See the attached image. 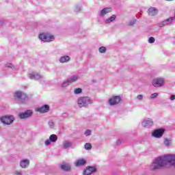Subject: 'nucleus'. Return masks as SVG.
Listing matches in <instances>:
<instances>
[{"label": "nucleus", "mask_w": 175, "mask_h": 175, "mask_svg": "<svg viewBox=\"0 0 175 175\" xmlns=\"http://www.w3.org/2000/svg\"><path fill=\"white\" fill-rule=\"evenodd\" d=\"M79 107H85L88 105L91 104V99L88 97H81L78 99L77 102Z\"/></svg>", "instance_id": "nucleus-3"}, {"label": "nucleus", "mask_w": 175, "mask_h": 175, "mask_svg": "<svg viewBox=\"0 0 175 175\" xmlns=\"http://www.w3.org/2000/svg\"><path fill=\"white\" fill-rule=\"evenodd\" d=\"M166 1H173V0H166Z\"/></svg>", "instance_id": "nucleus-39"}, {"label": "nucleus", "mask_w": 175, "mask_h": 175, "mask_svg": "<svg viewBox=\"0 0 175 175\" xmlns=\"http://www.w3.org/2000/svg\"><path fill=\"white\" fill-rule=\"evenodd\" d=\"M99 52L101 53H106V47H105V46L100 47Z\"/></svg>", "instance_id": "nucleus-27"}, {"label": "nucleus", "mask_w": 175, "mask_h": 175, "mask_svg": "<svg viewBox=\"0 0 175 175\" xmlns=\"http://www.w3.org/2000/svg\"><path fill=\"white\" fill-rule=\"evenodd\" d=\"M70 81L68 80V81H67L63 83L62 85V86L63 88H65V87H68V85H70Z\"/></svg>", "instance_id": "nucleus-26"}, {"label": "nucleus", "mask_w": 175, "mask_h": 175, "mask_svg": "<svg viewBox=\"0 0 175 175\" xmlns=\"http://www.w3.org/2000/svg\"><path fill=\"white\" fill-rule=\"evenodd\" d=\"M96 172V168L95 167H87L84 171L83 172V175H91L92 173H95Z\"/></svg>", "instance_id": "nucleus-9"}, {"label": "nucleus", "mask_w": 175, "mask_h": 175, "mask_svg": "<svg viewBox=\"0 0 175 175\" xmlns=\"http://www.w3.org/2000/svg\"><path fill=\"white\" fill-rule=\"evenodd\" d=\"M85 150H91V148H92V145H91L90 143H86L85 144Z\"/></svg>", "instance_id": "nucleus-25"}, {"label": "nucleus", "mask_w": 175, "mask_h": 175, "mask_svg": "<svg viewBox=\"0 0 175 175\" xmlns=\"http://www.w3.org/2000/svg\"><path fill=\"white\" fill-rule=\"evenodd\" d=\"M29 165V160L25 159L21 161L20 166H21L23 169H25V167H27Z\"/></svg>", "instance_id": "nucleus-16"}, {"label": "nucleus", "mask_w": 175, "mask_h": 175, "mask_svg": "<svg viewBox=\"0 0 175 175\" xmlns=\"http://www.w3.org/2000/svg\"><path fill=\"white\" fill-rule=\"evenodd\" d=\"M51 144V141L50 139L45 141L46 146H49V144Z\"/></svg>", "instance_id": "nucleus-32"}, {"label": "nucleus", "mask_w": 175, "mask_h": 175, "mask_svg": "<svg viewBox=\"0 0 175 175\" xmlns=\"http://www.w3.org/2000/svg\"><path fill=\"white\" fill-rule=\"evenodd\" d=\"M15 174H16V175H23V172H21L20 171H16Z\"/></svg>", "instance_id": "nucleus-35"}, {"label": "nucleus", "mask_w": 175, "mask_h": 175, "mask_svg": "<svg viewBox=\"0 0 175 175\" xmlns=\"http://www.w3.org/2000/svg\"><path fill=\"white\" fill-rule=\"evenodd\" d=\"M74 92L77 94H81V92H83V90H81L80 88H77L74 90Z\"/></svg>", "instance_id": "nucleus-24"}, {"label": "nucleus", "mask_w": 175, "mask_h": 175, "mask_svg": "<svg viewBox=\"0 0 175 175\" xmlns=\"http://www.w3.org/2000/svg\"><path fill=\"white\" fill-rule=\"evenodd\" d=\"M77 79H79V77L75 75L70 80H68V81H70V83H74V81H77Z\"/></svg>", "instance_id": "nucleus-23"}, {"label": "nucleus", "mask_w": 175, "mask_h": 175, "mask_svg": "<svg viewBox=\"0 0 175 175\" xmlns=\"http://www.w3.org/2000/svg\"><path fill=\"white\" fill-rule=\"evenodd\" d=\"M1 122L6 125H10L14 121V117L13 116H6L0 118Z\"/></svg>", "instance_id": "nucleus-4"}, {"label": "nucleus", "mask_w": 175, "mask_h": 175, "mask_svg": "<svg viewBox=\"0 0 175 175\" xmlns=\"http://www.w3.org/2000/svg\"><path fill=\"white\" fill-rule=\"evenodd\" d=\"M111 8H105L103 9L100 12V16H105V14H107V13H111Z\"/></svg>", "instance_id": "nucleus-15"}, {"label": "nucleus", "mask_w": 175, "mask_h": 175, "mask_svg": "<svg viewBox=\"0 0 175 175\" xmlns=\"http://www.w3.org/2000/svg\"><path fill=\"white\" fill-rule=\"evenodd\" d=\"M70 59L69 56H63L60 58L59 62L62 64H65V62H68Z\"/></svg>", "instance_id": "nucleus-19"}, {"label": "nucleus", "mask_w": 175, "mask_h": 175, "mask_svg": "<svg viewBox=\"0 0 175 175\" xmlns=\"http://www.w3.org/2000/svg\"><path fill=\"white\" fill-rule=\"evenodd\" d=\"M167 165L175 166V155L167 154L156 159L150 166L151 170H158L162 167H166Z\"/></svg>", "instance_id": "nucleus-1"}, {"label": "nucleus", "mask_w": 175, "mask_h": 175, "mask_svg": "<svg viewBox=\"0 0 175 175\" xmlns=\"http://www.w3.org/2000/svg\"><path fill=\"white\" fill-rule=\"evenodd\" d=\"M49 125L50 128H54V122L53 121H49Z\"/></svg>", "instance_id": "nucleus-30"}, {"label": "nucleus", "mask_w": 175, "mask_h": 175, "mask_svg": "<svg viewBox=\"0 0 175 175\" xmlns=\"http://www.w3.org/2000/svg\"><path fill=\"white\" fill-rule=\"evenodd\" d=\"M137 99H139V100H142L143 99V95L139 94L137 96Z\"/></svg>", "instance_id": "nucleus-33"}, {"label": "nucleus", "mask_w": 175, "mask_h": 175, "mask_svg": "<svg viewBox=\"0 0 175 175\" xmlns=\"http://www.w3.org/2000/svg\"><path fill=\"white\" fill-rule=\"evenodd\" d=\"M148 13L149 16H155V14H158V10L155 8H150L148 9Z\"/></svg>", "instance_id": "nucleus-14"}, {"label": "nucleus", "mask_w": 175, "mask_h": 175, "mask_svg": "<svg viewBox=\"0 0 175 175\" xmlns=\"http://www.w3.org/2000/svg\"><path fill=\"white\" fill-rule=\"evenodd\" d=\"M163 133H165V130L159 129L153 132L152 136H154V137H162Z\"/></svg>", "instance_id": "nucleus-10"}, {"label": "nucleus", "mask_w": 175, "mask_h": 175, "mask_svg": "<svg viewBox=\"0 0 175 175\" xmlns=\"http://www.w3.org/2000/svg\"><path fill=\"white\" fill-rule=\"evenodd\" d=\"M164 144H165V146H169V144H170L169 140L165 139V140L164 141Z\"/></svg>", "instance_id": "nucleus-36"}, {"label": "nucleus", "mask_w": 175, "mask_h": 175, "mask_svg": "<svg viewBox=\"0 0 175 175\" xmlns=\"http://www.w3.org/2000/svg\"><path fill=\"white\" fill-rule=\"evenodd\" d=\"M39 39L43 42H53L55 38L49 33H42L38 36Z\"/></svg>", "instance_id": "nucleus-2"}, {"label": "nucleus", "mask_w": 175, "mask_h": 175, "mask_svg": "<svg viewBox=\"0 0 175 175\" xmlns=\"http://www.w3.org/2000/svg\"><path fill=\"white\" fill-rule=\"evenodd\" d=\"M122 100V98L120 96H113L109 100V103L111 106H114L116 105H118L119 103H120Z\"/></svg>", "instance_id": "nucleus-5"}, {"label": "nucleus", "mask_w": 175, "mask_h": 175, "mask_svg": "<svg viewBox=\"0 0 175 175\" xmlns=\"http://www.w3.org/2000/svg\"><path fill=\"white\" fill-rule=\"evenodd\" d=\"M72 146V144L68 141H64L63 142V147L64 148H69Z\"/></svg>", "instance_id": "nucleus-22"}, {"label": "nucleus", "mask_w": 175, "mask_h": 175, "mask_svg": "<svg viewBox=\"0 0 175 175\" xmlns=\"http://www.w3.org/2000/svg\"><path fill=\"white\" fill-rule=\"evenodd\" d=\"M157 96H158V93H153L151 94L150 98H151V99H154V98H157Z\"/></svg>", "instance_id": "nucleus-29"}, {"label": "nucleus", "mask_w": 175, "mask_h": 175, "mask_svg": "<svg viewBox=\"0 0 175 175\" xmlns=\"http://www.w3.org/2000/svg\"><path fill=\"white\" fill-rule=\"evenodd\" d=\"M85 136H90L91 135V131L90 130H87L85 132Z\"/></svg>", "instance_id": "nucleus-31"}, {"label": "nucleus", "mask_w": 175, "mask_h": 175, "mask_svg": "<svg viewBox=\"0 0 175 175\" xmlns=\"http://www.w3.org/2000/svg\"><path fill=\"white\" fill-rule=\"evenodd\" d=\"M60 167L62 170H64L65 172H69L71 169V167L69 165V164H62Z\"/></svg>", "instance_id": "nucleus-17"}, {"label": "nucleus", "mask_w": 175, "mask_h": 175, "mask_svg": "<svg viewBox=\"0 0 175 175\" xmlns=\"http://www.w3.org/2000/svg\"><path fill=\"white\" fill-rule=\"evenodd\" d=\"M14 98H17L20 100H25L27 96V94L23 93V92H16L14 95Z\"/></svg>", "instance_id": "nucleus-8"}, {"label": "nucleus", "mask_w": 175, "mask_h": 175, "mask_svg": "<svg viewBox=\"0 0 175 175\" xmlns=\"http://www.w3.org/2000/svg\"><path fill=\"white\" fill-rule=\"evenodd\" d=\"M170 99H171L172 100H174V99H175V95H174V94L172 95L171 97H170Z\"/></svg>", "instance_id": "nucleus-37"}, {"label": "nucleus", "mask_w": 175, "mask_h": 175, "mask_svg": "<svg viewBox=\"0 0 175 175\" xmlns=\"http://www.w3.org/2000/svg\"><path fill=\"white\" fill-rule=\"evenodd\" d=\"M49 110H50V106L44 105V106L38 108L37 111H39V113H47Z\"/></svg>", "instance_id": "nucleus-11"}, {"label": "nucleus", "mask_w": 175, "mask_h": 175, "mask_svg": "<svg viewBox=\"0 0 175 175\" xmlns=\"http://www.w3.org/2000/svg\"><path fill=\"white\" fill-rule=\"evenodd\" d=\"M152 124H154V122L152 121V120L148 118L146 120H145L143 122H142V125L143 126H151L152 125Z\"/></svg>", "instance_id": "nucleus-13"}, {"label": "nucleus", "mask_w": 175, "mask_h": 175, "mask_svg": "<svg viewBox=\"0 0 175 175\" xmlns=\"http://www.w3.org/2000/svg\"><path fill=\"white\" fill-rule=\"evenodd\" d=\"M116 15H112L110 18H108L106 21L105 23L107 24H109V23H112V21H114V20H116Z\"/></svg>", "instance_id": "nucleus-21"}, {"label": "nucleus", "mask_w": 175, "mask_h": 175, "mask_svg": "<svg viewBox=\"0 0 175 175\" xmlns=\"http://www.w3.org/2000/svg\"><path fill=\"white\" fill-rule=\"evenodd\" d=\"M29 77H30V79H36V76H35V75H33V74H30Z\"/></svg>", "instance_id": "nucleus-34"}, {"label": "nucleus", "mask_w": 175, "mask_h": 175, "mask_svg": "<svg viewBox=\"0 0 175 175\" xmlns=\"http://www.w3.org/2000/svg\"><path fill=\"white\" fill-rule=\"evenodd\" d=\"M32 114V110L29 109L25 111L24 113H19V118H21V120H25V118H29V117H31Z\"/></svg>", "instance_id": "nucleus-7"}, {"label": "nucleus", "mask_w": 175, "mask_h": 175, "mask_svg": "<svg viewBox=\"0 0 175 175\" xmlns=\"http://www.w3.org/2000/svg\"><path fill=\"white\" fill-rule=\"evenodd\" d=\"M49 140H51V142H55L58 140V137L55 134L51 135L49 137Z\"/></svg>", "instance_id": "nucleus-20"}, {"label": "nucleus", "mask_w": 175, "mask_h": 175, "mask_svg": "<svg viewBox=\"0 0 175 175\" xmlns=\"http://www.w3.org/2000/svg\"><path fill=\"white\" fill-rule=\"evenodd\" d=\"M174 20V17H170L168 19L163 21L161 23L162 25H167L168 24H171L172 21Z\"/></svg>", "instance_id": "nucleus-18"}, {"label": "nucleus", "mask_w": 175, "mask_h": 175, "mask_svg": "<svg viewBox=\"0 0 175 175\" xmlns=\"http://www.w3.org/2000/svg\"><path fill=\"white\" fill-rule=\"evenodd\" d=\"M85 163H87V161L84 159H81L75 161V166H77V167L84 166Z\"/></svg>", "instance_id": "nucleus-12"}, {"label": "nucleus", "mask_w": 175, "mask_h": 175, "mask_svg": "<svg viewBox=\"0 0 175 175\" xmlns=\"http://www.w3.org/2000/svg\"><path fill=\"white\" fill-rule=\"evenodd\" d=\"M148 42L149 43H154V42H155V38H154V37H150L148 39Z\"/></svg>", "instance_id": "nucleus-28"}, {"label": "nucleus", "mask_w": 175, "mask_h": 175, "mask_svg": "<svg viewBox=\"0 0 175 175\" xmlns=\"http://www.w3.org/2000/svg\"><path fill=\"white\" fill-rule=\"evenodd\" d=\"M163 83H165V81L162 78H156L154 79L152 81V85H154V87H162V85H163Z\"/></svg>", "instance_id": "nucleus-6"}, {"label": "nucleus", "mask_w": 175, "mask_h": 175, "mask_svg": "<svg viewBox=\"0 0 175 175\" xmlns=\"http://www.w3.org/2000/svg\"><path fill=\"white\" fill-rule=\"evenodd\" d=\"M12 65L10 64L9 66H8V68H12Z\"/></svg>", "instance_id": "nucleus-38"}]
</instances>
